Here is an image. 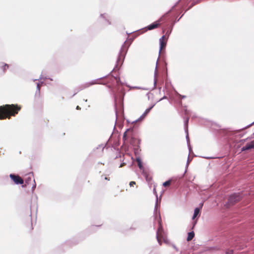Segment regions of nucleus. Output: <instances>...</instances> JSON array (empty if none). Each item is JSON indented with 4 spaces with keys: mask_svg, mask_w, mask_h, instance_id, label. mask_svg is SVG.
Here are the masks:
<instances>
[{
    "mask_svg": "<svg viewBox=\"0 0 254 254\" xmlns=\"http://www.w3.org/2000/svg\"><path fill=\"white\" fill-rule=\"evenodd\" d=\"M9 177L16 185H21L23 184L24 181L23 179L18 175L11 174L9 175Z\"/></svg>",
    "mask_w": 254,
    "mask_h": 254,
    "instance_id": "10",
    "label": "nucleus"
},
{
    "mask_svg": "<svg viewBox=\"0 0 254 254\" xmlns=\"http://www.w3.org/2000/svg\"><path fill=\"white\" fill-rule=\"evenodd\" d=\"M136 161H137V162L138 163V167H139V168L140 169H141L143 167H142V162H141V159H139V158H136Z\"/></svg>",
    "mask_w": 254,
    "mask_h": 254,
    "instance_id": "18",
    "label": "nucleus"
},
{
    "mask_svg": "<svg viewBox=\"0 0 254 254\" xmlns=\"http://www.w3.org/2000/svg\"><path fill=\"white\" fill-rule=\"evenodd\" d=\"M172 18H169L166 23L162 22V24H164V27L162 28V33L164 34L165 33V37L167 36V38H168L169 35L172 32L173 27L176 23V21L173 22L171 24H170L169 21H171Z\"/></svg>",
    "mask_w": 254,
    "mask_h": 254,
    "instance_id": "5",
    "label": "nucleus"
},
{
    "mask_svg": "<svg viewBox=\"0 0 254 254\" xmlns=\"http://www.w3.org/2000/svg\"><path fill=\"white\" fill-rule=\"evenodd\" d=\"M178 0L171 8L165 13L162 17L163 23H166L169 18L172 20L169 21L170 24L176 21L178 22L183 17L185 13L190 9L194 5L198 3L200 0Z\"/></svg>",
    "mask_w": 254,
    "mask_h": 254,
    "instance_id": "2",
    "label": "nucleus"
},
{
    "mask_svg": "<svg viewBox=\"0 0 254 254\" xmlns=\"http://www.w3.org/2000/svg\"><path fill=\"white\" fill-rule=\"evenodd\" d=\"M167 96H164L162 98H160L159 100H157V101H158V102L163 99H167Z\"/></svg>",
    "mask_w": 254,
    "mask_h": 254,
    "instance_id": "28",
    "label": "nucleus"
},
{
    "mask_svg": "<svg viewBox=\"0 0 254 254\" xmlns=\"http://www.w3.org/2000/svg\"><path fill=\"white\" fill-rule=\"evenodd\" d=\"M200 215V208H195L194 211V214L192 216V220H194L195 218L198 216Z\"/></svg>",
    "mask_w": 254,
    "mask_h": 254,
    "instance_id": "12",
    "label": "nucleus"
},
{
    "mask_svg": "<svg viewBox=\"0 0 254 254\" xmlns=\"http://www.w3.org/2000/svg\"><path fill=\"white\" fill-rule=\"evenodd\" d=\"M207 125L209 127L211 131L215 134L218 138L221 141H225V143H244L246 141L247 143H254V140H251L252 138H254V132L253 133L254 136H252L240 139L242 136L239 133L245 129L244 127L235 130L230 128H221V127L219 125L212 121H209Z\"/></svg>",
    "mask_w": 254,
    "mask_h": 254,
    "instance_id": "1",
    "label": "nucleus"
},
{
    "mask_svg": "<svg viewBox=\"0 0 254 254\" xmlns=\"http://www.w3.org/2000/svg\"><path fill=\"white\" fill-rule=\"evenodd\" d=\"M177 96L181 98V99H185L186 98V96L185 95H181L180 94H179V93L177 92Z\"/></svg>",
    "mask_w": 254,
    "mask_h": 254,
    "instance_id": "25",
    "label": "nucleus"
},
{
    "mask_svg": "<svg viewBox=\"0 0 254 254\" xmlns=\"http://www.w3.org/2000/svg\"><path fill=\"white\" fill-rule=\"evenodd\" d=\"M241 199V197L239 194H233L231 195L228 199V204L233 205L238 202Z\"/></svg>",
    "mask_w": 254,
    "mask_h": 254,
    "instance_id": "9",
    "label": "nucleus"
},
{
    "mask_svg": "<svg viewBox=\"0 0 254 254\" xmlns=\"http://www.w3.org/2000/svg\"><path fill=\"white\" fill-rule=\"evenodd\" d=\"M180 104L181 106H182V101H180Z\"/></svg>",
    "mask_w": 254,
    "mask_h": 254,
    "instance_id": "35",
    "label": "nucleus"
},
{
    "mask_svg": "<svg viewBox=\"0 0 254 254\" xmlns=\"http://www.w3.org/2000/svg\"><path fill=\"white\" fill-rule=\"evenodd\" d=\"M146 96L147 97L148 100H150V99H153V94L150 92H148L146 94Z\"/></svg>",
    "mask_w": 254,
    "mask_h": 254,
    "instance_id": "19",
    "label": "nucleus"
},
{
    "mask_svg": "<svg viewBox=\"0 0 254 254\" xmlns=\"http://www.w3.org/2000/svg\"><path fill=\"white\" fill-rule=\"evenodd\" d=\"M194 236V233L193 232H191L188 233L187 241H191Z\"/></svg>",
    "mask_w": 254,
    "mask_h": 254,
    "instance_id": "14",
    "label": "nucleus"
},
{
    "mask_svg": "<svg viewBox=\"0 0 254 254\" xmlns=\"http://www.w3.org/2000/svg\"><path fill=\"white\" fill-rule=\"evenodd\" d=\"M44 83V82L43 81H41V83H37V91L39 93L40 92V87H41V86L42 85V84Z\"/></svg>",
    "mask_w": 254,
    "mask_h": 254,
    "instance_id": "20",
    "label": "nucleus"
},
{
    "mask_svg": "<svg viewBox=\"0 0 254 254\" xmlns=\"http://www.w3.org/2000/svg\"><path fill=\"white\" fill-rule=\"evenodd\" d=\"M34 185L33 186V187L32 188V189L33 190L35 189L36 186V184H35V180H34Z\"/></svg>",
    "mask_w": 254,
    "mask_h": 254,
    "instance_id": "30",
    "label": "nucleus"
},
{
    "mask_svg": "<svg viewBox=\"0 0 254 254\" xmlns=\"http://www.w3.org/2000/svg\"><path fill=\"white\" fill-rule=\"evenodd\" d=\"M167 37H165V35H163L159 39V42L162 41H166L167 40Z\"/></svg>",
    "mask_w": 254,
    "mask_h": 254,
    "instance_id": "21",
    "label": "nucleus"
},
{
    "mask_svg": "<svg viewBox=\"0 0 254 254\" xmlns=\"http://www.w3.org/2000/svg\"><path fill=\"white\" fill-rule=\"evenodd\" d=\"M254 148V144H249L247 145L246 147H243L242 148V150H248L251 148Z\"/></svg>",
    "mask_w": 254,
    "mask_h": 254,
    "instance_id": "15",
    "label": "nucleus"
},
{
    "mask_svg": "<svg viewBox=\"0 0 254 254\" xmlns=\"http://www.w3.org/2000/svg\"><path fill=\"white\" fill-rule=\"evenodd\" d=\"M104 180H108V181H109V180H110L109 178H108V177H105L104 178Z\"/></svg>",
    "mask_w": 254,
    "mask_h": 254,
    "instance_id": "33",
    "label": "nucleus"
},
{
    "mask_svg": "<svg viewBox=\"0 0 254 254\" xmlns=\"http://www.w3.org/2000/svg\"><path fill=\"white\" fill-rule=\"evenodd\" d=\"M157 239L161 245L162 242L167 243V238L166 233L163 229L161 222H159V225L157 231Z\"/></svg>",
    "mask_w": 254,
    "mask_h": 254,
    "instance_id": "4",
    "label": "nucleus"
},
{
    "mask_svg": "<svg viewBox=\"0 0 254 254\" xmlns=\"http://www.w3.org/2000/svg\"><path fill=\"white\" fill-rule=\"evenodd\" d=\"M76 109H79V106H77Z\"/></svg>",
    "mask_w": 254,
    "mask_h": 254,
    "instance_id": "36",
    "label": "nucleus"
},
{
    "mask_svg": "<svg viewBox=\"0 0 254 254\" xmlns=\"http://www.w3.org/2000/svg\"><path fill=\"white\" fill-rule=\"evenodd\" d=\"M8 67L9 66L7 64H4L3 65H1V68L3 69V70H5L6 69H7Z\"/></svg>",
    "mask_w": 254,
    "mask_h": 254,
    "instance_id": "26",
    "label": "nucleus"
},
{
    "mask_svg": "<svg viewBox=\"0 0 254 254\" xmlns=\"http://www.w3.org/2000/svg\"><path fill=\"white\" fill-rule=\"evenodd\" d=\"M124 165H125V163H122V164H121V165H120L119 167H120V168L122 167Z\"/></svg>",
    "mask_w": 254,
    "mask_h": 254,
    "instance_id": "32",
    "label": "nucleus"
},
{
    "mask_svg": "<svg viewBox=\"0 0 254 254\" xmlns=\"http://www.w3.org/2000/svg\"><path fill=\"white\" fill-rule=\"evenodd\" d=\"M233 250H229L226 252V254H233Z\"/></svg>",
    "mask_w": 254,
    "mask_h": 254,
    "instance_id": "27",
    "label": "nucleus"
},
{
    "mask_svg": "<svg viewBox=\"0 0 254 254\" xmlns=\"http://www.w3.org/2000/svg\"><path fill=\"white\" fill-rule=\"evenodd\" d=\"M185 133H186L187 143H190V140L189 136V130L187 132H185Z\"/></svg>",
    "mask_w": 254,
    "mask_h": 254,
    "instance_id": "24",
    "label": "nucleus"
},
{
    "mask_svg": "<svg viewBox=\"0 0 254 254\" xmlns=\"http://www.w3.org/2000/svg\"><path fill=\"white\" fill-rule=\"evenodd\" d=\"M129 186L130 187V189L128 190H132V189H131L132 188H137V186H136V182H134V181H131L129 183ZM127 190H128V189H127Z\"/></svg>",
    "mask_w": 254,
    "mask_h": 254,
    "instance_id": "13",
    "label": "nucleus"
},
{
    "mask_svg": "<svg viewBox=\"0 0 254 254\" xmlns=\"http://www.w3.org/2000/svg\"><path fill=\"white\" fill-rule=\"evenodd\" d=\"M172 182L171 180H169L165 182H164L163 184V186L165 187H167L170 186Z\"/></svg>",
    "mask_w": 254,
    "mask_h": 254,
    "instance_id": "17",
    "label": "nucleus"
},
{
    "mask_svg": "<svg viewBox=\"0 0 254 254\" xmlns=\"http://www.w3.org/2000/svg\"><path fill=\"white\" fill-rule=\"evenodd\" d=\"M150 111L151 109L148 108L145 110V111H144V118L150 112Z\"/></svg>",
    "mask_w": 254,
    "mask_h": 254,
    "instance_id": "23",
    "label": "nucleus"
},
{
    "mask_svg": "<svg viewBox=\"0 0 254 254\" xmlns=\"http://www.w3.org/2000/svg\"><path fill=\"white\" fill-rule=\"evenodd\" d=\"M254 124V122H253L252 123L247 125V126H246L245 127H244V128H247L249 127H250V126H251L252 125Z\"/></svg>",
    "mask_w": 254,
    "mask_h": 254,
    "instance_id": "29",
    "label": "nucleus"
},
{
    "mask_svg": "<svg viewBox=\"0 0 254 254\" xmlns=\"http://www.w3.org/2000/svg\"><path fill=\"white\" fill-rule=\"evenodd\" d=\"M156 79L155 78L154 79V85H156Z\"/></svg>",
    "mask_w": 254,
    "mask_h": 254,
    "instance_id": "34",
    "label": "nucleus"
},
{
    "mask_svg": "<svg viewBox=\"0 0 254 254\" xmlns=\"http://www.w3.org/2000/svg\"><path fill=\"white\" fill-rule=\"evenodd\" d=\"M163 18L164 17H161L158 20L146 27H144V33L148 30H152L158 27L161 24V22H163Z\"/></svg>",
    "mask_w": 254,
    "mask_h": 254,
    "instance_id": "8",
    "label": "nucleus"
},
{
    "mask_svg": "<svg viewBox=\"0 0 254 254\" xmlns=\"http://www.w3.org/2000/svg\"><path fill=\"white\" fill-rule=\"evenodd\" d=\"M197 223V219L195 220L193 222V227L192 228H193L194 227V226L195 225V224H196Z\"/></svg>",
    "mask_w": 254,
    "mask_h": 254,
    "instance_id": "31",
    "label": "nucleus"
},
{
    "mask_svg": "<svg viewBox=\"0 0 254 254\" xmlns=\"http://www.w3.org/2000/svg\"><path fill=\"white\" fill-rule=\"evenodd\" d=\"M20 108L14 105H5L0 107V119L9 118L11 116H15Z\"/></svg>",
    "mask_w": 254,
    "mask_h": 254,
    "instance_id": "3",
    "label": "nucleus"
},
{
    "mask_svg": "<svg viewBox=\"0 0 254 254\" xmlns=\"http://www.w3.org/2000/svg\"><path fill=\"white\" fill-rule=\"evenodd\" d=\"M144 176L145 177L146 180L148 182H150L152 180L151 176H150L149 174H147V173L144 171Z\"/></svg>",
    "mask_w": 254,
    "mask_h": 254,
    "instance_id": "16",
    "label": "nucleus"
},
{
    "mask_svg": "<svg viewBox=\"0 0 254 254\" xmlns=\"http://www.w3.org/2000/svg\"><path fill=\"white\" fill-rule=\"evenodd\" d=\"M167 45L166 41H162L159 42V54H160L164 50H165Z\"/></svg>",
    "mask_w": 254,
    "mask_h": 254,
    "instance_id": "11",
    "label": "nucleus"
},
{
    "mask_svg": "<svg viewBox=\"0 0 254 254\" xmlns=\"http://www.w3.org/2000/svg\"><path fill=\"white\" fill-rule=\"evenodd\" d=\"M184 112V115H182V117L184 119V129L185 131L187 132L189 128V122L190 120L189 116L190 114V111L187 109L186 106L183 107V109Z\"/></svg>",
    "mask_w": 254,
    "mask_h": 254,
    "instance_id": "6",
    "label": "nucleus"
},
{
    "mask_svg": "<svg viewBox=\"0 0 254 254\" xmlns=\"http://www.w3.org/2000/svg\"><path fill=\"white\" fill-rule=\"evenodd\" d=\"M157 102L158 101L152 102L151 104H150L148 108L151 110Z\"/></svg>",
    "mask_w": 254,
    "mask_h": 254,
    "instance_id": "22",
    "label": "nucleus"
},
{
    "mask_svg": "<svg viewBox=\"0 0 254 254\" xmlns=\"http://www.w3.org/2000/svg\"><path fill=\"white\" fill-rule=\"evenodd\" d=\"M135 138L134 132L133 128H129L127 129L123 136L124 141H130Z\"/></svg>",
    "mask_w": 254,
    "mask_h": 254,
    "instance_id": "7",
    "label": "nucleus"
}]
</instances>
